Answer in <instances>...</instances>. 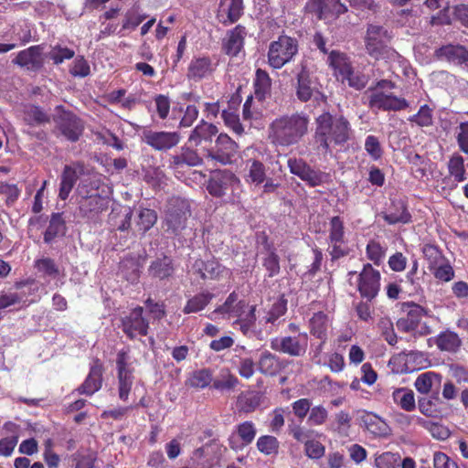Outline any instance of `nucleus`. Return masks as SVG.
Returning <instances> with one entry per match:
<instances>
[{
	"label": "nucleus",
	"instance_id": "obj_52",
	"mask_svg": "<svg viewBox=\"0 0 468 468\" xmlns=\"http://www.w3.org/2000/svg\"><path fill=\"white\" fill-rule=\"evenodd\" d=\"M37 270L46 276L56 277L58 274V268L53 260L49 258H41L35 261Z\"/></svg>",
	"mask_w": 468,
	"mask_h": 468
},
{
	"label": "nucleus",
	"instance_id": "obj_6",
	"mask_svg": "<svg viewBox=\"0 0 468 468\" xmlns=\"http://www.w3.org/2000/svg\"><path fill=\"white\" fill-rule=\"evenodd\" d=\"M390 36L382 26L370 24L365 37L366 49L376 59L393 58L397 56L395 50L387 46Z\"/></svg>",
	"mask_w": 468,
	"mask_h": 468
},
{
	"label": "nucleus",
	"instance_id": "obj_17",
	"mask_svg": "<svg viewBox=\"0 0 468 468\" xmlns=\"http://www.w3.org/2000/svg\"><path fill=\"white\" fill-rule=\"evenodd\" d=\"M257 434V429L252 421H243L235 427L229 441L231 449L239 451L250 444Z\"/></svg>",
	"mask_w": 468,
	"mask_h": 468
},
{
	"label": "nucleus",
	"instance_id": "obj_38",
	"mask_svg": "<svg viewBox=\"0 0 468 468\" xmlns=\"http://www.w3.org/2000/svg\"><path fill=\"white\" fill-rule=\"evenodd\" d=\"M441 383V377L434 372L420 374L415 380L414 386L421 394H428L434 384Z\"/></svg>",
	"mask_w": 468,
	"mask_h": 468
},
{
	"label": "nucleus",
	"instance_id": "obj_47",
	"mask_svg": "<svg viewBox=\"0 0 468 468\" xmlns=\"http://www.w3.org/2000/svg\"><path fill=\"white\" fill-rule=\"evenodd\" d=\"M212 381V373L209 369L203 368L195 371L188 379V383L193 388H204Z\"/></svg>",
	"mask_w": 468,
	"mask_h": 468
},
{
	"label": "nucleus",
	"instance_id": "obj_5",
	"mask_svg": "<svg viewBox=\"0 0 468 468\" xmlns=\"http://www.w3.org/2000/svg\"><path fill=\"white\" fill-rule=\"evenodd\" d=\"M98 187V180H81L79 184L77 193L80 198L78 204L82 217L91 218L107 207L108 200L96 192Z\"/></svg>",
	"mask_w": 468,
	"mask_h": 468
},
{
	"label": "nucleus",
	"instance_id": "obj_55",
	"mask_svg": "<svg viewBox=\"0 0 468 468\" xmlns=\"http://www.w3.org/2000/svg\"><path fill=\"white\" fill-rule=\"evenodd\" d=\"M69 72L74 77L85 78L90 72V65L84 57H77L72 63Z\"/></svg>",
	"mask_w": 468,
	"mask_h": 468
},
{
	"label": "nucleus",
	"instance_id": "obj_29",
	"mask_svg": "<svg viewBox=\"0 0 468 468\" xmlns=\"http://www.w3.org/2000/svg\"><path fill=\"white\" fill-rule=\"evenodd\" d=\"M14 62L21 67H27L29 69L39 68L41 65V53L37 46L30 47L20 51Z\"/></svg>",
	"mask_w": 468,
	"mask_h": 468
},
{
	"label": "nucleus",
	"instance_id": "obj_61",
	"mask_svg": "<svg viewBox=\"0 0 468 468\" xmlns=\"http://www.w3.org/2000/svg\"><path fill=\"white\" fill-rule=\"evenodd\" d=\"M302 180L305 181L311 186H317L325 182L326 175L309 167Z\"/></svg>",
	"mask_w": 468,
	"mask_h": 468
},
{
	"label": "nucleus",
	"instance_id": "obj_64",
	"mask_svg": "<svg viewBox=\"0 0 468 468\" xmlns=\"http://www.w3.org/2000/svg\"><path fill=\"white\" fill-rule=\"evenodd\" d=\"M434 468H459L457 463L445 453L438 452L433 456Z\"/></svg>",
	"mask_w": 468,
	"mask_h": 468
},
{
	"label": "nucleus",
	"instance_id": "obj_31",
	"mask_svg": "<svg viewBox=\"0 0 468 468\" xmlns=\"http://www.w3.org/2000/svg\"><path fill=\"white\" fill-rule=\"evenodd\" d=\"M217 126L202 121L191 133L188 142L190 144L197 146L202 142L211 141L212 137L218 133Z\"/></svg>",
	"mask_w": 468,
	"mask_h": 468
},
{
	"label": "nucleus",
	"instance_id": "obj_13",
	"mask_svg": "<svg viewBox=\"0 0 468 468\" xmlns=\"http://www.w3.org/2000/svg\"><path fill=\"white\" fill-rule=\"evenodd\" d=\"M142 140L156 151H167L178 144L180 134L176 132L144 129L142 133Z\"/></svg>",
	"mask_w": 468,
	"mask_h": 468
},
{
	"label": "nucleus",
	"instance_id": "obj_26",
	"mask_svg": "<svg viewBox=\"0 0 468 468\" xmlns=\"http://www.w3.org/2000/svg\"><path fill=\"white\" fill-rule=\"evenodd\" d=\"M360 419L367 430L376 436L385 437L390 433L388 425L376 414L365 411Z\"/></svg>",
	"mask_w": 468,
	"mask_h": 468
},
{
	"label": "nucleus",
	"instance_id": "obj_42",
	"mask_svg": "<svg viewBox=\"0 0 468 468\" xmlns=\"http://www.w3.org/2000/svg\"><path fill=\"white\" fill-rule=\"evenodd\" d=\"M257 449L265 455H275L278 453L280 443L276 437L263 435L257 440Z\"/></svg>",
	"mask_w": 468,
	"mask_h": 468
},
{
	"label": "nucleus",
	"instance_id": "obj_12",
	"mask_svg": "<svg viewBox=\"0 0 468 468\" xmlns=\"http://www.w3.org/2000/svg\"><path fill=\"white\" fill-rule=\"evenodd\" d=\"M380 272L374 269L370 263L364 265L359 273L357 290L362 297L367 300L374 299L380 289Z\"/></svg>",
	"mask_w": 468,
	"mask_h": 468
},
{
	"label": "nucleus",
	"instance_id": "obj_15",
	"mask_svg": "<svg viewBox=\"0 0 468 468\" xmlns=\"http://www.w3.org/2000/svg\"><path fill=\"white\" fill-rule=\"evenodd\" d=\"M239 179L230 171L223 170L214 174L210 178L207 190L215 197L226 195L228 190H234L239 186Z\"/></svg>",
	"mask_w": 468,
	"mask_h": 468
},
{
	"label": "nucleus",
	"instance_id": "obj_36",
	"mask_svg": "<svg viewBox=\"0 0 468 468\" xmlns=\"http://www.w3.org/2000/svg\"><path fill=\"white\" fill-rule=\"evenodd\" d=\"M149 272L153 276L160 279L169 277L174 272L172 260L166 256L157 258L150 265Z\"/></svg>",
	"mask_w": 468,
	"mask_h": 468
},
{
	"label": "nucleus",
	"instance_id": "obj_9",
	"mask_svg": "<svg viewBox=\"0 0 468 468\" xmlns=\"http://www.w3.org/2000/svg\"><path fill=\"white\" fill-rule=\"evenodd\" d=\"M118 371V395L122 401L128 399L133 385V358L128 350H120L116 357Z\"/></svg>",
	"mask_w": 468,
	"mask_h": 468
},
{
	"label": "nucleus",
	"instance_id": "obj_23",
	"mask_svg": "<svg viewBox=\"0 0 468 468\" xmlns=\"http://www.w3.org/2000/svg\"><path fill=\"white\" fill-rule=\"evenodd\" d=\"M243 10L242 0H220L218 19L227 25L236 22Z\"/></svg>",
	"mask_w": 468,
	"mask_h": 468
},
{
	"label": "nucleus",
	"instance_id": "obj_3",
	"mask_svg": "<svg viewBox=\"0 0 468 468\" xmlns=\"http://www.w3.org/2000/svg\"><path fill=\"white\" fill-rule=\"evenodd\" d=\"M395 84L388 80H381L371 85L365 92L367 106L373 112H399L409 107V102L402 97L394 95L390 90Z\"/></svg>",
	"mask_w": 468,
	"mask_h": 468
},
{
	"label": "nucleus",
	"instance_id": "obj_30",
	"mask_svg": "<svg viewBox=\"0 0 468 468\" xmlns=\"http://www.w3.org/2000/svg\"><path fill=\"white\" fill-rule=\"evenodd\" d=\"M435 344L442 352L456 353L462 346V339L455 332L446 330L436 336Z\"/></svg>",
	"mask_w": 468,
	"mask_h": 468
},
{
	"label": "nucleus",
	"instance_id": "obj_21",
	"mask_svg": "<svg viewBox=\"0 0 468 468\" xmlns=\"http://www.w3.org/2000/svg\"><path fill=\"white\" fill-rule=\"evenodd\" d=\"M83 171V165L79 163L72 165H66L64 167L60 176L58 192V197L61 200H66L69 197L76 181L78 180L79 176L82 175Z\"/></svg>",
	"mask_w": 468,
	"mask_h": 468
},
{
	"label": "nucleus",
	"instance_id": "obj_24",
	"mask_svg": "<svg viewBox=\"0 0 468 468\" xmlns=\"http://www.w3.org/2000/svg\"><path fill=\"white\" fill-rule=\"evenodd\" d=\"M318 92L316 79L311 77L308 70L303 68L297 76L296 95L301 101H308Z\"/></svg>",
	"mask_w": 468,
	"mask_h": 468
},
{
	"label": "nucleus",
	"instance_id": "obj_62",
	"mask_svg": "<svg viewBox=\"0 0 468 468\" xmlns=\"http://www.w3.org/2000/svg\"><path fill=\"white\" fill-rule=\"evenodd\" d=\"M145 180L154 187H160L165 180V176L160 167L150 168L145 174Z\"/></svg>",
	"mask_w": 468,
	"mask_h": 468
},
{
	"label": "nucleus",
	"instance_id": "obj_40",
	"mask_svg": "<svg viewBox=\"0 0 468 468\" xmlns=\"http://www.w3.org/2000/svg\"><path fill=\"white\" fill-rule=\"evenodd\" d=\"M386 251L387 248L375 239L369 240L366 247L367 258L378 266L383 262Z\"/></svg>",
	"mask_w": 468,
	"mask_h": 468
},
{
	"label": "nucleus",
	"instance_id": "obj_10",
	"mask_svg": "<svg viewBox=\"0 0 468 468\" xmlns=\"http://www.w3.org/2000/svg\"><path fill=\"white\" fill-rule=\"evenodd\" d=\"M328 240L330 255L333 259H339L348 253L344 220L335 216L330 218L328 226Z\"/></svg>",
	"mask_w": 468,
	"mask_h": 468
},
{
	"label": "nucleus",
	"instance_id": "obj_18",
	"mask_svg": "<svg viewBox=\"0 0 468 468\" xmlns=\"http://www.w3.org/2000/svg\"><path fill=\"white\" fill-rule=\"evenodd\" d=\"M237 151L238 144L226 133H220L216 140L215 149L209 153V157L227 165L231 163Z\"/></svg>",
	"mask_w": 468,
	"mask_h": 468
},
{
	"label": "nucleus",
	"instance_id": "obj_32",
	"mask_svg": "<svg viewBox=\"0 0 468 468\" xmlns=\"http://www.w3.org/2000/svg\"><path fill=\"white\" fill-rule=\"evenodd\" d=\"M392 399L405 411H412L416 408L414 393L407 388H395L392 392Z\"/></svg>",
	"mask_w": 468,
	"mask_h": 468
},
{
	"label": "nucleus",
	"instance_id": "obj_49",
	"mask_svg": "<svg viewBox=\"0 0 468 468\" xmlns=\"http://www.w3.org/2000/svg\"><path fill=\"white\" fill-rule=\"evenodd\" d=\"M238 384V378L229 370H222L213 382V387L218 390H230Z\"/></svg>",
	"mask_w": 468,
	"mask_h": 468
},
{
	"label": "nucleus",
	"instance_id": "obj_51",
	"mask_svg": "<svg viewBox=\"0 0 468 468\" xmlns=\"http://www.w3.org/2000/svg\"><path fill=\"white\" fill-rule=\"evenodd\" d=\"M156 219L157 216L154 210L149 208H144L139 213L137 227L140 231L145 233L155 224Z\"/></svg>",
	"mask_w": 468,
	"mask_h": 468
},
{
	"label": "nucleus",
	"instance_id": "obj_19",
	"mask_svg": "<svg viewBox=\"0 0 468 468\" xmlns=\"http://www.w3.org/2000/svg\"><path fill=\"white\" fill-rule=\"evenodd\" d=\"M308 8L320 19L338 16L347 11V7L340 0H310Z\"/></svg>",
	"mask_w": 468,
	"mask_h": 468
},
{
	"label": "nucleus",
	"instance_id": "obj_54",
	"mask_svg": "<svg viewBox=\"0 0 468 468\" xmlns=\"http://www.w3.org/2000/svg\"><path fill=\"white\" fill-rule=\"evenodd\" d=\"M365 150L373 160H378L383 154L380 143L374 135L367 136L365 140Z\"/></svg>",
	"mask_w": 468,
	"mask_h": 468
},
{
	"label": "nucleus",
	"instance_id": "obj_58",
	"mask_svg": "<svg viewBox=\"0 0 468 468\" xmlns=\"http://www.w3.org/2000/svg\"><path fill=\"white\" fill-rule=\"evenodd\" d=\"M304 451L309 458L320 459L324 456L325 449L320 441L315 440H309L305 441Z\"/></svg>",
	"mask_w": 468,
	"mask_h": 468
},
{
	"label": "nucleus",
	"instance_id": "obj_57",
	"mask_svg": "<svg viewBox=\"0 0 468 468\" xmlns=\"http://www.w3.org/2000/svg\"><path fill=\"white\" fill-rule=\"evenodd\" d=\"M327 417L328 411L324 406H314L310 410L308 423L310 425L319 426L325 422Z\"/></svg>",
	"mask_w": 468,
	"mask_h": 468
},
{
	"label": "nucleus",
	"instance_id": "obj_56",
	"mask_svg": "<svg viewBox=\"0 0 468 468\" xmlns=\"http://www.w3.org/2000/svg\"><path fill=\"white\" fill-rule=\"evenodd\" d=\"M409 120L421 127L430 126L432 123V112L427 105H423L419 112Z\"/></svg>",
	"mask_w": 468,
	"mask_h": 468
},
{
	"label": "nucleus",
	"instance_id": "obj_60",
	"mask_svg": "<svg viewBox=\"0 0 468 468\" xmlns=\"http://www.w3.org/2000/svg\"><path fill=\"white\" fill-rule=\"evenodd\" d=\"M263 266L268 271L269 277H273L277 275L280 271L278 255L273 251H270L263 260Z\"/></svg>",
	"mask_w": 468,
	"mask_h": 468
},
{
	"label": "nucleus",
	"instance_id": "obj_34",
	"mask_svg": "<svg viewBox=\"0 0 468 468\" xmlns=\"http://www.w3.org/2000/svg\"><path fill=\"white\" fill-rule=\"evenodd\" d=\"M328 326V318L323 312L314 314L310 319L311 334L323 341L326 339Z\"/></svg>",
	"mask_w": 468,
	"mask_h": 468
},
{
	"label": "nucleus",
	"instance_id": "obj_8",
	"mask_svg": "<svg viewBox=\"0 0 468 468\" xmlns=\"http://www.w3.org/2000/svg\"><path fill=\"white\" fill-rule=\"evenodd\" d=\"M165 213L167 230L177 234L185 229L186 219L190 214L188 202L183 198L173 197L167 201Z\"/></svg>",
	"mask_w": 468,
	"mask_h": 468
},
{
	"label": "nucleus",
	"instance_id": "obj_4",
	"mask_svg": "<svg viewBox=\"0 0 468 468\" xmlns=\"http://www.w3.org/2000/svg\"><path fill=\"white\" fill-rule=\"evenodd\" d=\"M221 316L224 319H236L235 324L239 325L243 334H247L256 320L255 306H250L244 301L239 300L235 292L230 293L225 303L215 309L210 319Z\"/></svg>",
	"mask_w": 468,
	"mask_h": 468
},
{
	"label": "nucleus",
	"instance_id": "obj_43",
	"mask_svg": "<svg viewBox=\"0 0 468 468\" xmlns=\"http://www.w3.org/2000/svg\"><path fill=\"white\" fill-rule=\"evenodd\" d=\"M24 119L30 125L48 122V116L37 106L28 105L25 108Z\"/></svg>",
	"mask_w": 468,
	"mask_h": 468
},
{
	"label": "nucleus",
	"instance_id": "obj_46",
	"mask_svg": "<svg viewBox=\"0 0 468 468\" xmlns=\"http://www.w3.org/2000/svg\"><path fill=\"white\" fill-rule=\"evenodd\" d=\"M368 76L360 72L355 71L353 69L348 74L342 78V82H347L348 86L357 90L364 89L368 82Z\"/></svg>",
	"mask_w": 468,
	"mask_h": 468
},
{
	"label": "nucleus",
	"instance_id": "obj_14",
	"mask_svg": "<svg viewBox=\"0 0 468 468\" xmlns=\"http://www.w3.org/2000/svg\"><path fill=\"white\" fill-rule=\"evenodd\" d=\"M143 307H136L122 319V331L131 339L148 333L149 323L143 316Z\"/></svg>",
	"mask_w": 468,
	"mask_h": 468
},
{
	"label": "nucleus",
	"instance_id": "obj_2",
	"mask_svg": "<svg viewBox=\"0 0 468 468\" xmlns=\"http://www.w3.org/2000/svg\"><path fill=\"white\" fill-rule=\"evenodd\" d=\"M309 122V117L305 113L281 116L271 123L269 138L275 145H293L308 133Z\"/></svg>",
	"mask_w": 468,
	"mask_h": 468
},
{
	"label": "nucleus",
	"instance_id": "obj_16",
	"mask_svg": "<svg viewBox=\"0 0 468 468\" xmlns=\"http://www.w3.org/2000/svg\"><path fill=\"white\" fill-rule=\"evenodd\" d=\"M307 344V335L303 334L300 338L292 336L273 338L271 341V347L292 356H301L306 352Z\"/></svg>",
	"mask_w": 468,
	"mask_h": 468
},
{
	"label": "nucleus",
	"instance_id": "obj_50",
	"mask_svg": "<svg viewBox=\"0 0 468 468\" xmlns=\"http://www.w3.org/2000/svg\"><path fill=\"white\" fill-rule=\"evenodd\" d=\"M75 52L74 50L64 47L60 44L55 45L51 48V50L49 51V58L55 63V64H61L66 59H70L74 57Z\"/></svg>",
	"mask_w": 468,
	"mask_h": 468
},
{
	"label": "nucleus",
	"instance_id": "obj_45",
	"mask_svg": "<svg viewBox=\"0 0 468 468\" xmlns=\"http://www.w3.org/2000/svg\"><path fill=\"white\" fill-rule=\"evenodd\" d=\"M440 55L445 56L449 60L464 62L468 60V52L462 46H446L440 49Z\"/></svg>",
	"mask_w": 468,
	"mask_h": 468
},
{
	"label": "nucleus",
	"instance_id": "obj_22",
	"mask_svg": "<svg viewBox=\"0 0 468 468\" xmlns=\"http://www.w3.org/2000/svg\"><path fill=\"white\" fill-rule=\"evenodd\" d=\"M103 367L98 360L90 367L85 381L78 388L80 394L90 396L101 388Z\"/></svg>",
	"mask_w": 468,
	"mask_h": 468
},
{
	"label": "nucleus",
	"instance_id": "obj_11",
	"mask_svg": "<svg viewBox=\"0 0 468 468\" xmlns=\"http://www.w3.org/2000/svg\"><path fill=\"white\" fill-rule=\"evenodd\" d=\"M56 129L68 140L76 142L83 131V123L75 114L64 111L61 107L57 108V114L54 118Z\"/></svg>",
	"mask_w": 468,
	"mask_h": 468
},
{
	"label": "nucleus",
	"instance_id": "obj_1",
	"mask_svg": "<svg viewBox=\"0 0 468 468\" xmlns=\"http://www.w3.org/2000/svg\"><path fill=\"white\" fill-rule=\"evenodd\" d=\"M314 140L324 153L331 152V146H343L352 135L350 122L344 117H334L329 112L319 115L315 121Z\"/></svg>",
	"mask_w": 468,
	"mask_h": 468
},
{
	"label": "nucleus",
	"instance_id": "obj_59",
	"mask_svg": "<svg viewBox=\"0 0 468 468\" xmlns=\"http://www.w3.org/2000/svg\"><path fill=\"white\" fill-rule=\"evenodd\" d=\"M287 310V303L284 300L276 302L269 314L264 317L266 323L274 324Z\"/></svg>",
	"mask_w": 468,
	"mask_h": 468
},
{
	"label": "nucleus",
	"instance_id": "obj_63",
	"mask_svg": "<svg viewBox=\"0 0 468 468\" xmlns=\"http://www.w3.org/2000/svg\"><path fill=\"white\" fill-rule=\"evenodd\" d=\"M433 275L437 280L447 282L453 279L454 271L449 263H444L434 269Z\"/></svg>",
	"mask_w": 468,
	"mask_h": 468
},
{
	"label": "nucleus",
	"instance_id": "obj_35",
	"mask_svg": "<svg viewBox=\"0 0 468 468\" xmlns=\"http://www.w3.org/2000/svg\"><path fill=\"white\" fill-rule=\"evenodd\" d=\"M282 367V363L276 356L269 351L261 354L259 360V369L261 373L273 376L281 370Z\"/></svg>",
	"mask_w": 468,
	"mask_h": 468
},
{
	"label": "nucleus",
	"instance_id": "obj_27",
	"mask_svg": "<svg viewBox=\"0 0 468 468\" xmlns=\"http://www.w3.org/2000/svg\"><path fill=\"white\" fill-rule=\"evenodd\" d=\"M327 63L333 69L335 75L341 80L353 69L349 58L337 50L329 53Z\"/></svg>",
	"mask_w": 468,
	"mask_h": 468
},
{
	"label": "nucleus",
	"instance_id": "obj_20",
	"mask_svg": "<svg viewBox=\"0 0 468 468\" xmlns=\"http://www.w3.org/2000/svg\"><path fill=\"white\" fill-rule=\"evenodd\" d=\"M193 270L200 273L203 279L219 281L223 279H229L231 276V271L229 269H227L214 260L207 261L206 262L201 260H197L193 264Z\"/></svg>",
	"mask_w": 468,
	"mask_h": 468
},
{
	"label": "nucleus",
	"instance_id": "obj_48",
	"mask_svg": "<svg viewBox=\"0 0 468 468\" xmlns=\"http://www.w3.org/2000/svg\"><path fill=\"white\" fill-rule=\"evenodd\" d=\"M400 456L399 453L385 452L375 456L376 468H397Z\"/></svg>",
	"mask_w": 468,
	"mask_h": 468
},
{
	"label": "nucleus",
	"instance_id": "obj_28",
	"mask_svg": "<svg viewBox=\"0 0 468 468\" xmlns=\"http://www.w3.org/2000/svg\"><path fill=\"white\" fill-rule=\"evenodd\" d=\"M213 71V65L209 58H195L188 66L187 77L194 80H199L207 77Z\"/></svg>",
	"mask_w": 468,
	"mask_h": 468
},
{
	"label": "nucleus",
	"instance_id": "obj_53",
	"mask_svg": "<svg viewBox=\"0 0 468 468\" xmlns=\"http://www.w3.org/2000/svg\"><path fill=\"white\" fill-rule=\"evenodd\" d=\"M399 211L389 212L384 215V219L388 224L408 223L410 221V215L402 203L399 205Z\"/></svg>",
	"mask_w": 468,
	"mask_h": 468
},
{
	"label": "nucleus",
	"instance_id": "obj_44",
	"mask_svg": "<svg viewBox=\"0 0 468 468\" xmlns=\"http://www.w3.org/2000/svg\"><path fill=\"white\" fill-rule=\"evenodd\" d=\"M254 85L256 95L260 99H263L270 91L271 85V78L265 70L261 69H257Z\"/></svg>",
	"mask_w": 468,
	"mask_h": 468
},
{
	"label": "nucleus",
	"instance_id": "obj_7",
	"mask_svg": "<svg viewBox=\"0 0 468 468\" xmlns=\"http://www.w3.org/2000/svg\"><path fill=\"white\" fill-rule=\"evenodd\" d=\"M297 52V40L288 36H281L269 46L268 63L273 69H281L290 62Z\"/></svg>",
	"mask_w": 468,
	"mask_h": 468
},
{
	"label": "nucleus",
	"instance_id": "obj_37",
	"mask_svg": "<svg viewBox=\"0 0 468 468\" xmlns=\"http://www.w3.org/2000/svg\"><path fill=\"white\" fill-rule=\"evenodd\" d=\"M65 230V221L59 213L51 216L48 227L44 234V240L47 243L52 241L59 234H63Z\"/></svg>",
	"mask_w": 468,
	"mask_h": 468
},
{
	"label": "nucleus",
	"instance_id": "obj_33",
	"mask_svg": "<svg viewBox=\"0 0 468 468\" xmlns=\"http://www.w3.org/2000/svg\"><path fill=\"white\" fill-rule=\"evenodd\" d=\"M246 166L248 169L247 180L250 183L259 186L266 180V169L260 160L250 159Z\"/></svg>",
	"mask_w": 468,
	"mask_h": 468
},
{
	"label": "nucleus",
	"instance_id": "obj_39",
	"mask_svg": "<svg viewBox=\"0 0 468 468\" xmlns=\"http://www.w3.org/2000/svg\"><path fill=\"white\" fill-rule=\"evenodd\" d=\"M214 295L211 292H204L195 295L189 299L184 307V313H197L203 310L213 299Z\"/></svg>",
	"mask_w": 468,
	"mask_h": 468
},
{
	"label": "nucleus",
	"instance_id": "obj_25",
	"mask_svg": "<svg viewBox=\"0 0 468 468\" xmlns=\"http://www.w3.org/2000/svg\"><path fill=\"white\" fill-rule=\"evenodd\" d=\"M246 36L245 27L239 25L230 30L223 42V48L229 56L236 57L241 51Z\"/></svg>",
	"mask_w": 468,
	"mask_h": 468
},
{
	"label": "nucleus",
	"instance_id": "obj_41",
	"mask_svg": "<svg viewBox=\"0 0 468 468\" xmlns=\"http://www.w3.org/2000/svg\"><path fill=\"white\" fill-rule=\"evenodd\" d=\"M448 170L451 176L457 183L463 182L466 179V172L464 168V160L461 155H453L448 163Z\"/></svg>",
	"mask_w": 468,
	"mask_h": 468
}]
</instances>
